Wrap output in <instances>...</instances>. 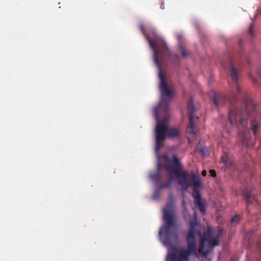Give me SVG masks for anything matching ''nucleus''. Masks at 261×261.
Segmentation results:
<instances>
[{
  "label": "nucleus",
  "mask_w": 261,
  "mask_h": 261,
  "mask_svg": "<svg viewBox=\"0 0 261 261\" xmlns=\"http://www.w3.org/2000/svg\"><path fill=\"white\" fill-rule=\"evenodd\" d=\"M244 196L247 205L252 203L253 201H256L254 194L248 190H245L244 191Z\"/></svg>",
  "instance_id": "nucleus-8"
},
{
  "label": "nucleus",
  "mask_w": 261,
  "mask_h": 261,
  "mask_svg": "<svg viewBox=\"0 0 261 261\" xmlns=\"http://www.w3.org/2000/svg\"><path fill=\"white\" fill-rule=\"evenodd\" d=\"M238 216H235L231 219V222L234 223V222H236L238 220Z\"/></svg>",
  "instance_id": "nucleus-17"
},
{
  "label": "nucleus",
  "mask_w": 261,
  "mask_h": 261,
  "mask_svg": "<svg viewBox=\"0 0 261 261\" xmlns=\"http://www.w3.org/2000/svg\"><path fill=\"white\" fill-rule=\"evenodd\" d=\"M222 233V230L219 229L216 237H214L213 230L211 227H208L207 232L200 238V251L202 254L206 256L210 252V249L219 244L218 239Z\"/></svg>",
  "instance_id": "nucleus-5"
},
{
  "label": "nucleus",
  "mask_w": 261,
  "mask_h": 261,
  "mask_svg": "<svg viewBox=\"0 0 261 261\" xmlns=\"http://www.w3.org/2000/svg\"><path fill=\"white\" fill-rule=\"evenodd\" d=\"M221 64L224 68L229 69L231 79L234 82L232 95L226 99L224 96L214 92L212 100L217 108L224 105L226 101L229 103L228 118L230 123L240 126L238 139L243 145L248 147L251 145L249 127L254 135H256L258 127L256 106L241 91L237 83L238 71L232 62L229 61L227 65L221 62Z\"/></svg>",
  "instance_id": "nucleus-2"
},
{
  "label": "nucleus",
  "mask_w": 261,
  "mask_h": 261,
  "mask_svg": "<svg viewBox=\"0 0 261 261\" xmlns=\"http://www.w3.org/2000/svg\"><path fill=\"white\" fill-rule=\"evenodd\" d=\"M179 49L181 54L182 57L184 58H186L189 56V51L184 46H181L180 44H179Z\"/></svg>",
  "instance_id": "nucleus-11"
},
{
  "label": "nucleus",
  "mask_w": 261,
  "mask_h": 261,
  "mask_svg": "<svg viewBox=\"0 0 261 261\" xmlns=\"http://www.w3.org/2000/svg\"><path fill=\"white\" fill-rule=\"evenodd\" d=\"M192 180L194 188L197 189L198 187H200L201 183L198 176H197L195 174H193L192 175Z\"/></svg>",
  "instance_id": "nucleus-10"
},
{
  "label": "nucleus",
  "mask_w": 261,
  "mask_h": 261,
  "mask_svg": "<svg viewBox=\"0 0 261 261\" xmlns=\"http://www.w3.org/2000/svg\"><path fill=\"white\" fill-rule=\"evenodd\" d=\"M252 24H251L250 25V27H249V30H248V33L249 34L252 36L253 35V32H252Z\"/></svg>",
  "instance_id": "nucleus-16"
},
{
  "label": "nucleus",
  "mask_w": 261,
  "mask_h": 261,
  "mask_svg": "<svg viewBox=\"0 0 261 261\" xmlns=\"http://www.w3.org/2000/svg\"><path fill=\"white\" fill-rule=\"evenodd\" d=\"M196 111V107L194 104L193 99L191 98L187 103V111L189 118V124L187 128V133L189 142L192 141L196 133L194 123L196 120L198 119V117H196L194 114Z\"/></svg>",
  "instance_id": "nucleus-7"
},
{
  "label": "nucleus",
  "mask_w": 261,
  "mask_h": 261,
  "mask_svg": "<svg viewBox=\"0 0 261 261\" xmlns=\"http://www.w3.org/2000/svg\"><path fill=\"white\" fill-rule=\"evenodd\" d=\"M161 148H155L154 152L156 154L157 163L159 161L161 163V160L163 158L167 162L166 168L168 171L169 179V184H171L174 179V174L177 179V184L181 186V189L182 191H186L191 186L187 174L180 169V162L175 154L173 155L172 160L170 159L166 154L160 155L159 154ZM162 165V164H161ZM162 168L161 165V169Z\"/></svg>",
  "instance_id": "nucleus-4"
},
{
  "label": "nucleus",
  "mask_w": 261,
  "mask_h": 261,
  "mask_svg": "<svg viewBox=\"0 0 261 261\" xmlns=\"http://www.w3.org/2000/svg\"><path fill=\"white\" fill-rule=\"evenodd\" d=\"M196 151L199 152L203 156H206L208 154L207 148H198V149Z\"/></svg>",
  "instance_id": "nucleus-13"
},
{
  "label": "nucleus",
  "mask_w": 261,
  "mask_h": 261,
  "mask_svg": "<svg viewBox=\"0 0 261 261\" xmlns=\"http://www.w3.org/2000/svg\"><path fill=\"white\" fill-rule=\"evenodd\" d=\"M161 165L159 161L158 163L156 171L155 173H150L149 175L154 186V191L152 196V198L154 200H156L159 198L161 191L163 188H169L171 185L169 184V180L165 184L162 183V176L161 173Z\"/></svg>",
  "instance_id": "nucleus-6"
},
{
  "label": "nucleus",
  "mask_w": 261,
  "mask_h": 261,
  "mask_svg": "<svg viewBox=\"0 0 261 261\" xmlns=\"http://www.w3.org/2000/svg\"><path fill=\"white\" fill-rule=\"evenodd\" d=\"M142 32L152 49L153 61L158 69L161 98L158 105L153 108V112L156 121L155 147H162V143L167 138L175 139L181 136L180 131L178 128L169 127L168 125L169 118L168 105L173 96L174 91L164 73L163 66L164 58L169 55V51L164 40L156 31H151L153 40L147 36L144 31Z\"/></svg>",
  "instance_id": "nucleus-1"
},
{
  "label": "nucleus",
  "mask_w": 261,
  "mask_h": 261,
  "mask_svg": "<svg viewBox=\"0 0 261 261\" xmlns=\"http://www.w3.org/2000/svg\"><path fill=\"white\" fill-rule=\"evenodd\" d=\"M195 206L198 207L200 212L204 213L205 211L204 204L202 201L198 202V203H194Z\"/></svg>",
  "instance_id": "nucleus-12"
},
{
  "label": "nucleus",
  "mask_w": 261,
  "mask_h": 261,
  "mask_svg": "<svg viewBox=\"0 0 261 261\" xmlns=\"http://www.w3.org/2000/svg\"><path fill=\"white\" fill-rule=\"evenodd\" d=\"M227 159H228L227 155H222L221 156V160H222V162L224 163V164L226 163V162L227 161Z\"/></svg>",
  "instance_id": "nucleus-14"
},
{
  "label": "nucleus",
  "mask_w": 261,
  "mask_h": 261,
  "mask_svg": "<svg viewBox=\"0 0 261 261\" xmlns=\"http://www.w3.org/2000/svg\"><path fill=\"white\" fill-rule=\"evenodd\" d=\"M184 38V36L182 34H178L177 35V39L179 41L180 40H182Z\"/></svg>",
  "instance_id": "nucleus-18"
},
{
  "label": "nucleus",
  "mask_w": 261,
  "mask_h": 261,
  "mask_svg": "<svg viewBox=\"0 0 261 261\" xmlns=\"http://www.w3.org/2000/svg\"><path fill=\"white\" fill-rule=\"evenodd\" d=\"M254 233V231H253V230L249 232V233H250V234H252V233Z\"/></svg>",
  "instance_id": "nucleus-20"
},
{
  "label": "nucleus",
  "mask_w": 261,
  "mask_h": 261,
  "mask_svg": "<svg viewBox=\"0 0 261 261\" xmlns=\"http://www.w3.org/2000/svg\"><path fill=\"white\" fill-rule=\"evenodd\" d=\"M192 196L194 199V203L201 201V197L199 191L197 188H194L192 192Z\"/></svg>",
  "instance_id": "nucleus-9"
},
{
  "label": "nucleus",
  "mask_w": 261,
  "mask_h": 261,
  "mask_svg": "<svg viewBox=\"0 0 261 261\" xmlns=\"http://www.w3.org/2000/svg\"><path fill=\"white\" fill-rule=\"evenodd\" d=\"M207 174L206 171L205 170H204L202 172V175L203 176H205Z\"/></svg>",
  "instance_id": "nucleus-19"
},
{
  "label": "nucleus",
  "mask_w": 261,
  "mask_h": 261,
  "mask_svg": "<svg viewBox=\"0 0 261 261\" xmlns=\"http://www.w3.org/2000/svg\"><path fill=\"white\" fill-rule=\"evenodd\" d=\"M173 211V196L170 195L167 204L163 210V219L166 224L160 228L159 238L162 244L168 248L166 261H188L189 256L197 255L195 236L201 234L200 225L197 221L196 214L194 213L193 219L190 220V229L186 238L187 249L182 248L178 250L176 248L178 242V235L176 230L172 228L175 225Z\"/></svg>",
  "instance_id": "nucleus-3"
},
{
  "label": "nucleus",
  "mask_w": 261,
  "mask_h": 261,
  "mask_svg": "<svg viewBox=\"0 0 261 261\" xmlns=\"http://www.w3.org/2000/svg\"><path fill=\"white\" fill-rule=\"evenodd\" d=\"M210 173L211 175L213 177H215L216 176V173L214 170H210Z\"/></svg>",
  "instance_id": "nucleus-15"
},
{
  "label": "nucleus",
  "mask_w": 261,
  "mask_h": 261,
  "mask_svg": "<svg viewBox=\"0 0 261 261\" xmlns=\"http://www.w3.org/2000/svg\"><path fill=\"white\" fill-rule=\"evenodd\" d=\"M260 11L261 12V9L260 10Z\"/></svg>",
  "instance_id": "nucleus-22"
},
{
  "label": "nucleus",
  "mask_w": 261,
  "mask_h": 261,
  "mask_svg": "<svg viewBox=\"0 0 261 261\" xmlns=\"http://www.w3.org/2000/svg\"><path fill=\"white\" fill-rule=\"evenodd\" d=\"M198 143H199V144L200 145H202L201 144V142H200V141H199V142H198Z\"/></svg>",
  "instance_id": "nucleus-21"
}]
</instances>
